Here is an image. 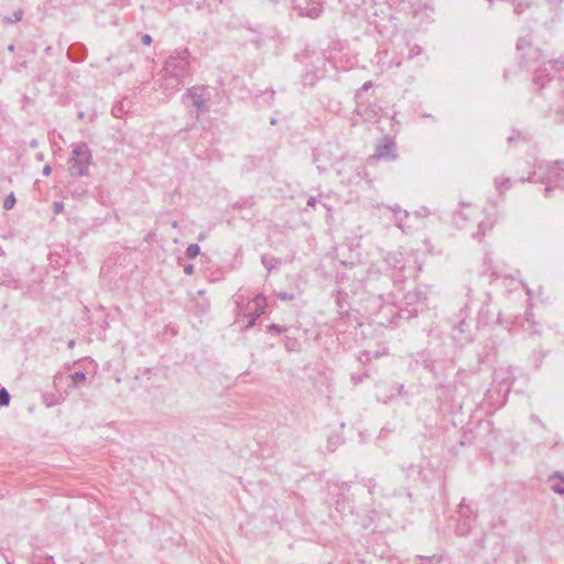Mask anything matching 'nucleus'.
I'll use <instances>...</instances> for the list:
<instances>
[{"label": "nucleus", "mask_w": 564, "mask_h": 564, "mask_svg": "<svg viewBox=\"0 0 564 564\" xmlns=\"http://www.w3.org/2000/svg\"><path fill=\"white\" fill-rule=\"evenodd\" d=\"M517 51L520 56V66L533 70L532 83L538 87L541 93L551 84L553 79L550 77V69L555 68L557 65H564V62L558 59H549L540 63L543 54L538 47H533L531 42L525 37H520L517 42Z\"/></svg>", "instance_id": "f257e3e1"}, {"label": "nucleus", "mask_w": 564, "mask_h": 564, "mask_svg": "<svg viewBox=\"0 0 564 564\" xmlns=\"http://www.w3.org/2000/svg\"><path fill=\"white\" fill-rule=\"evenodd\" d=\"M189 58L191 54L187 48H177L165 59L161 82V87L165 91L178 90L184 80L192 75Z\"/></svg>", "instance_id": "f03ea898"}, {"label": "nucleus", "mask_w": 564, "mask_h": 564, "mask_svg": "<svg viewBox=\"0 0 564 564\" xmlns=\"http://www.w3.org/2000/svg\"><path fill=\"white\" fill-rule=\"evenodd\" d=\"M93 163L91 150L85 142L74 145L72 155L68 159V172L72 176H85L88 174L89 165Z\"/></svg>", "instance_id": "7ed1b4c3"}, {"label": "nucleus", "mask_w": 564, "mask_h": 564, "mask_svg": "<svg viewBox=\"0 0 564 564\" xmlns=\"http://www.w3.org/2000/svg\"><path fill=\"white\" fill-rule=\"evenodd\" d=\"M427 308V295L421 289L408 291L402 299L400 316L410 319Z\"/></svg>", "instance_id": "20e7f679"}, {"label": "nucleus", "mask_w": 564, "mask_h": 564, "mask_svg": "<svg viewBox=\"0 0 564 564\" xmlns=\"http://www.w3.org/2000/svg\"><path fill=\"white\" fill-rule=\"evenodd\" d=\"M541 182L545 184V195L553 188L564 189V167L560 162L546 163L539 167Z\"/></svg>", "instance_id": "39448f33"}, {"label": "nucleus", "mask_w": 564, "mask_h": 564, "mask_svg": "<svg viewBox=\"0 0 564 564\" xmlns=\"http://www.w3.org/2000/svg\"><path fill=\"white\" fill-rule=\"evenodd\" d=\"M212 87L207 85L193 86L187 89L186 94L183 98H188L193 106L196 107V118H199L200 115L209 111V100L212 97Z\"/></svg>", "instance_id": "423d86ee"}, {"label": "nucleus", "mask_w": 564, "mask_h": 564, "mask_svg": "<svg viewBox=\"0 0 564 564\" xmlns=\"http://www.w3.org/2000/svg\"><path fill=\"white\" fill-rule=\"evenodd\" d=\"M466 312L462 310L459 314L449 321L452 324L453 339L460 345L471 343L473 336L470 333V325L466 322Z\"/></svg>", "instance_id": "0eeeda50"}, {"label": "nucleus", "mask_w": 564, "mask_h": 564, "mask_svg": "<svg viewBox=\"0 0 564 564\" xmlns=\"http://www.w3.org/2000/svg\"><path fill=\"white\" fill-rule=\"evenodd\" d=\"M514 377L509 368L495 369L491 386L508 393L513 384Z\"/></svg>", "instance_id": "6e6552de"}, {"label": "nucleus", "mask_w": 564, "mask_h": 564, "mask_svg": "<svg viewBox=\"0 0 564 564\" xmlns=\"http://www.w3.org/2000/svg\"><path fill=\"white\" fill-rule=\"evenodd\" d=\"M397 143L393 139L387 138L384 142L376 148V158L384 161H394L398 159Z\"/></svg>", "instance_id": "1a4fd4ad"}, {"label": "nucleus", "mask_w": 564, "mask_h": 564, "mask_svg": "<svg viewBox=\"0 0 564 564\" xmlns=\"http://www.w3.org/2000/svg\"><path fill=\"white\" fill-rule=\"evenodd\" d=\"M500 323V313L495 312L490 308L489 304H484L477 315V326L484 327L490 325L491 323Z\"/></svg>", "instance_id": "9d476101"}, {"label": "nucleus", "mask_w": 564, "mask_h": 564, "mask_svg": "<svg viewBox=\"0 0 564 564\" xmlns=\"http://www.w3.org/2000/svg\"><path fill=\"white\" fill-rule=\"evenodd\" d=\"M508 393L500 391L499 389L490 386L485 394V401L491 409L501 408L507 401Z\"/></svg>", "instance_id": "9b49d317"}, {"label": "nucleus", "mask_w": 564, "mask_h": 564, "mask_svg": "<svg viewBox=\"0 0 564 564\" xmlns=\"http://www.w3.org/2000/svg\"><path fill=\"white\" fill-rule=\"evenodd\" d=\"M356 100V108L355 111L357 115L364 117L366 120H372L375 119L377 112H376V106H366L360 100V93H356L355 95Z\"/></svg>", "instance_id": "f8f14e48"}, {"label": "nucleus", "mask_w": 564, "mask_h": 564, "mask_svg": "<svg viewBox=\"0 0 564 564\" xmlns=\"http://www.w3.org/2000/svg\"><path fill=\"white\" fill-rule=\"evenodd\" d=\"M87 56V48L82 43H73L67 50V57L74 63H82Z\"/></svg>", "instance_id": "ddd939ff"}, {"label": "nucleus", "mask_w": 564, "mask_h": 564, "mask_svg": "<svg viewBox=\"0 0 564 564\" xmlns=\"http://www.w3.org/2000/svg\"><path fill=\"white\" fill-rule=\"evenodd\" d=\"M395 398V393L391 390V386L387 382H381L377 386V399L387 403Z\"/></svg>", "instance_id": "4468645a"}, {"label": "nucleus", "mask_w": 564, "mask_h": 564, "mask_svg": "<svg viewBox=\"0 0 564 564\" xmlns=\"http://www.w3.org/2000/svg\"><path fill=\"white\" fill-rule=\"evenodd\" d=\"M67 378L70 380L68 388L78 389L87 386V375L85 371H75L68 375Z\"/></svg>", "instance_id": "2eb2a0df"}, {"label": "nucleus", "mask_w": 564, "mask_h": 564, "mask_svg": "<svg viewBox=\"0 0 564 564\" xmlns=\"http://www.w3.org/2000/svg\"><path fill=\"white\" fill-rule=\"evenodd\" d=\"M296 8L300 11V14L303 17H308L315 19L321 13V7L318 3H314L312 7H302L301 0H295Z\"/></svg>", "instance_id": "dca6fc26"}, {"label": "nucleus", "mask_w": 564, "mask_h": 564, "mask_svg": "<svg viewBox=\"0 0 564 564\" xmlns=\"http://www.w3.org/2000/svg\"><path fill=\"white\" fill-rule=\"evenodd\" d=\"M384 261L391 268H402L403 256L399 251H389L384 257Z\"/></svg>", "instance_id": "f3484780"}, {"label": "nucleus", "mask_w": 564, "mask_h": 564, "mask_svg": "<svg viewBox=\"0 0 564 564\" xmlns=\"http://www.w3.org/2000/svg\"><path fill=\"white\" fill-rule=\"evenodd\" d=\"M252 303L254 305L253 313L259 314V316L262 315L264 313V310H265L267 305H268L265 296L262 295V294H257L252 299Z\"/></svg>", "instance_id": "a211bd4d"}, {"label": "nucleus", "mask_w": 564, "mask_h": 564, "mask_svg": "<svg viewBox=\"0 0 564 564\" xmlns=\"http://www.w3.org/2000/svg\"><path fill=\"white\" fill-rule=\"evenodd\" d=\"M391 210L394 215L397 226L399 228H402L403 221L404 219L408 218L409 213L406 210H403L399 205H394L393 207H391Z\"/></svg>", "instance_id": "6ab92c4d"}, {"label": "nucleus", "mask_w": 564, "mask_h": 564, "mask_svg": "<svg viewBox=\"0 0 564 564\" xmlns=\"http://www.w3.org/2000/svg\"><path fill=\"white\" fill-rule=\"evenodd\" d=\"M283 343H284L285 349L290 352L300 351V349H301V343L295 337L285 336L283 339Z\"/></svg>", "instance_id": "aec40b11"}, {"label": "nucleus", "mask_w": 564, "mask_h": 564, "mask_svg": "<svg viewBox=\"0 0 564 564\" xmlns=\"http://www.w3.org/2000/svg\"><path fill=\"white\" fill-rule=\"evenodd\" d=\"M261 262L265 267V269L269 272H271L272 270H274L276 268L278 264L281 263V260L275 257H272V256L263 254L261 257Z\"/></svg>", "instance_id": "412c9836"}, {"label": "nucleus", "mask_w": 564, "mask_h": 564, "mask_svg": "<svg viewBox=\"0 0 564 564\" xmlns=\"http://www.w3.org/2000/svg\"><path fill=\"white\" fill-rule=\"evenodd\" d=\"M495 184L497 189L502 194L511 187V180L509 177H497Z\"/></svg>", "instance_id": "4be33fe9"}, {"label": "nucleus", "mask_w": 564, "mask_h": 564, "mask_svg": "<svg viewBox=\"0 0 564 564\" xmlns=\"http://www.w3.org/2000/svg\"><path fill=\"white\" fill-rule=\"evenodd\" d=\"M200 252V247L197 243H191L185 251V254L188 259L196 258Z\"/></svg>", "instance_id": "5701e85b"}, {"label": "nucleus", "mask_w": 564, "mask_h": 564, "mask_svg": "<svg viewBox=\"0 0 564 564\" xmlns=\"http://www.w3.org/2000/svg\"><path fill=\"white\" fill-rule=\"evenodd\" d=\"M507 140L509 143H512L514 141H521L525 143L530 141V137L523 132H516L512 135H510Z\"/></svg>", "instance_id": "b1692460"}, {"label": "nucleus", "mask_w": 564, "mask_h": 564, "mask_svg": "<svg viewBox=\"0 0 564 564\" xmlns=\"http://www.w3.org/2000/svg\"><path fill=\"white\" fill-rule=\"evenodd\" d=\"M267 330L273 335H280L282 333L288 332V327L278 324H270L267 326Z\"/></svg>", "instance_id": "393cba45"}, {"label": "nucleus", "mask_w": 564, "mask_h": 564, "mask_svg": "<svg viewBox=\"0 0 564 564\" xmlns=\"http://www.w3.org/2000/svg\"><path fill=\"white\" fill-rule=\"evenodd\" d=\"M11 397L9 391L6 388L0 389V406H8L10 403Z\"/></svg>", "instance_id": "a878e982"}, {"label": "nucleus", "mask_w": 564, "mask_h": 564, "mask_svg": "<svg viewBox=\"0 0 564 564\" xmlns=\"http://www.w3.org/2000/svg\"><path fill=\"white\" fill-rule=\"evenodd\" d=\"M362 485L368 489V492L370 495L375 494V490L377 488V481L375 478H365L362 479Z\"/></svg>", "instance_id": "bb28decb"}, {"label": "nucleus", "mask_w": 564, "mask_h": 564, "mask_svg": "<svg viewBox=\"0 0 564 564\" xmlns=\"http://www.w3.org/2000/svg\"><path fill=\"white\" fill-rule=\"evenodd\" d=\"M15 202H17V199H15L14 194H13V193H10V194L6 197V199H4V202H3V208H4L6 210H10V209H12V208L14 207V205H15Z\"/></svg>", "instance_id": "cd10ccee"}, {"label": "nucleus", "mask_w": 564, "mask_h": 564, "mask_svg": "<svg viewBox=\"0 0 564 564\" xmlns=\"http://www.w3.org/2000/svg\"><path fill=\"white\" fill-rule=\"evenodd\" d=\"M391 390L394 391L395 397H398V395L399 397H406V395H409V391L404 388L403 384H395V386L391 384Z\"/></svg>", "instance_id": "c85d7f7f"}, {"label": "nucleus", "mask_w": 564, "mask_h": 564, "mask_svg": "<svg viewBox=\"0 0 564 564\" xmlns=\"http://www.w3.org/2000/svg\"><path fill=\"white\" fill-rule=\"evenodd\" d=\"M254 205L253 197L242 198L240 202L236 203L238 208H250Z\"/></svg>", "instance_id": "c756f323"}, {"label": "nucleus", "mask_w": 564, "mask_h": 564, "mask_svg": "<svg viewBox=\"0 0 564 564\" xmlns=\"http://www.w3.org/2000/svg\"><path fill=\"white\" fill-rule=\"evenodd\" d=\"M422 53V47L417 44H414L409 47L408 58H414L415 56L420 55Z\"/></svg>", "instance_id": "7c9ffc66"}, {"label": "nucleus", "mask_w": 564, "mask_h": 564, "mask_svg": "<svg viewBox=\"0 0 564 564\" xmlns=\"http://www.w3.org/2000/svg\"><path fill=\"white\" fill-rule=\"evenodd\" d=\"M489 229H491V225L487 226L484 223H480L478 225V231L474 234V237L480 238V237L485 236L486 230H489Z\"/></svg>", "instance_id": "2f4dec72"}, {"label": "nucleus", "mask_w": 564, "mask_h": 564, "mask_svg": "<svg viewBox=\"0 0 564 564\" xmlns=\"http://www.w3.org/2000/svg\"><path fill=\"white\" fill-rule=\"evenodd\" d=\"M111 113L116 118H121L123 113V105L119 102L112 107Z\"/></svg>", "instance_id": "473e14b6"}, {"label": "nucleus", "mask_w": 564, "mask_h": 564, "mask_svg": "<svg viewBox=\"0 0 564 564\" xmlns=\"http://www.w3.org/2000/svg\"><path fill=\"white\" fill-rule=\"evenodd\" d=\"M368 377V372H364L362 375H359V373H352L351 375V381L354 382V384H359L364 381L365 378Z\"/></svg>", "instance_id": "72a5a7b5"}, {"label": "nucleus", "mask_w": 564, "mask_h": 564, "mask_svg": "<svg viewBox=\"0 0 564 564\" xmlns=\"http://www.w3.org/2000/svg\"><path fill=\"white\" fill-rule=\"evenodd\" d=\"M259 314H256V313H250V319L248 321L247 325H246V328H251L254 324H256V321L259 318Z\"/></svg>", "instance_id": "f704fd0d"}, {"label": "nucleus", "mask_w": 564, "mask_h": 564, "mask_svg": "<svg viewBox=\"0 0 564 564\" xmlns=\"http://www.w3.org/2000/svg\"><path fill=\"white\" fill-rule=\"evenodd\" d=\"M552 490L558 495H564V480L552 486Z\"/></svg>", "instance_id": "c9c22d12"}, {"label": "nucleus", "mask_w": 564, "mask_h": 564, "mask_svg": "<svg viewBox=\"0 0 564 564\" xmlns=\"http://www.w3.org/2000/svg\"><path fill=\"white\" fill-rule=\"evenodd\" d=\"M64 210V204L63 202H54L53 203V212L55 214H59Z\"/></svg>", "instance_id": "e433bc0d"}, {"label": "nucleus", "mask_w": 564, "mask_h": 564, "mask_svg": "<svg viewBox=\"0 0 564 564\" xmlns=\"http://www.w3.org/2000/svg\"><path fill=\"white\" fill-rule=\"evenodd\" d=\"M533 357L535 359V367L539 368L543 358L545 357V354L542 351H539L538 354H534Z\"/></svg>", "instance_id": "4c0bfd02"}, {"label": "nucleus", "mask_w": 564, "mask_h": 564, "mask_svg": "<svg viewBox=\"0 0 564 564\" xmlns=\"http://www.w3.org/2000/svg\"><path fill=\"white\" fill-rule=\"evenodd\" d=\"M276 296L283 301H291L294 297L293 294H290L288 292H280L276 294Z\"/></svg>", "instance_id": "58836bf2"}, {"label": "nucleus", "mask_w": 564, "mask_h": 564, "mask_svg": "<svg viewBox=\"0 0 564 564\" xmlns=\"http://www.w3.org/2000/svg\"><path fill=\"white\" fill-rule=\"evenodd\" d=\"M317 203H318L317 198H316V197H314V196H311V197L308 198L307 203H306V209H307L308 207H311V208H315V206H316V204H317Z\"/></svg>", "instance_id": "ea45409f"}, {"label": "nucleus", "mask_w": 564, "mask_h": 564, "mask_svg": "<svg viewBox=\"0 0 564 564\" xmlns=\"http://www.w3.org/2000/svg\"><path fill=\"white\" fill-rule=\"evenodd\" d=\"M464 509L469 510V507L465 505L464 500L458 505V512L462 517H466V513L464 512Z\"/></svg>", "instance_id": "a19ab883"}, {"label": "nucleus", "mask_w": 564, "mask_h": 564, "mask_svg": "<svg viewBox=\"0 0 564 564\" xmlns=\"http://www.w3.org/2000/svg\"><path fill=\"white\" fill-rule=\"evenodd\" d=\"M152 36L150 34H143L142 37H141V42L144 44V45H150L152 43Z\"/></svg>", "instance_id": "79ce46f5"}, {"label": "nucleus", "mask_w": 564, "mask_h": 564, "mask_svg": "<svg viewBox=\"0 0 564 564\" xmlns=\"http://www.w3.org/2000/svg\"><path fill=\"white\" fill-rule=\"evenodd\" d=\"M370 87H372V82H366L357 93H360V96L364 91H367Z\"/></svg>", "instance_id": "37998d69"}, {"label": "nucleus", "mask_w": 564, "mask_h": 564, "mask_svg": "<svg viewBox=\"0 0 564 564\" xmlns=\"http://www.w3.org/2000/svg\"><path fill=\"white\" fill-rule=\"evenodd\" d=\"M23 12L22 11H15L13 13V19H10V22H18L22 19Z\"/></svg>", "instance_id": "c03bdc74"}, {"label": "nucleus", "mask_w": 564, "mask_h": 564, "mask_svg": "<svg viewBox=\"0 0 564 564\" xmlns=\"http://www.w3.org/2000/svg\"><path fill=\"white\" fill-rule=\"evenodd\" d=\"M184 272L187 275H192L194 273V265L191 263L184 264Z\"/></svg>", "instance_id": "a18cd8bd"}, {"label": "nucleus", "mask_w": 564, "mask_h": 564, "mask_svg": "<svg viewBox=\"0 0 564 564\" xmlns=\"http://www.w3.org/2000/svg\"><path fill=\"white\" fill-rule=\"evenodd\" d=\"M337 444L338 440L336 442H333L332 438H329L327 444L328 451L334 452L336 449Z\"/></svg>", "instance_id": "49530a36"}, {"label": "nucleus", "mask_w": 564, "mask_h": 564, "mask_svg": "<svg viewBox=\"0 0 564 564\" xmlns=\"http://www.w3.org/2000/svg\"><path fill=\"white\" fill-rule=\"evenodd\" d=\"M337 305H338L339 312L343 314V313H344L345 305H344V300H341L340 294H339V295H338V297H337Z\"/></svg>", "instance_id": "de8ad7c7"}, {"label": "nucleus", "mask_w": 564, "mask_h": 564, "mask_svg": "<svg viewBox=\"0 0 564 564\" xmlns=\"http://www.w3.org/2000/svg\"><path fill=\"white\" fill-rule=\"evenodd\" d=\"M52 172V167L51 165L46 164L44 167H43V171H42V174L45 175V176H48Z\"/></svg>", "instance_id": "09e8293b"}, {"label": "nucleus", "mask_w": 564, "mask_h": 564, "mask_svg": "<svg viewBox=\"0 0 564 564\" xmlns=\"http://www.w3.org/2000/svg\"><path fill=\"white\" fill-rule=\"evenodd\" d=\"M434 556H421V560L424 561L422 564H432V560Z\"/></svg>", "instance_id": "8fccbe9b"}, {"label": "nucleus", "mask_w": 564, "mask_h": 564, "mask_svg": "<svg viewBox=\"0 0 564 564\" xmlns=\"http://www.w3.org/2000/svg\"><path fill=\"white\" fill-rule=\"evenodd\" d=\"M63 380V375L58 373L54 377V384L55 386H58L59 384V381Z\"/></svg>", "instance_id": "3c124183"}, {"label": "nucleus", "mask_w": 564, "mask_h": 564, "mask_svg": "<svg viewBox=\"0 0 564 564\" xmlns=\"http://www.w3.org/2000/svg\"><path fill=\"white\" fill-rule=\"evenodd\" d=\"M274 95H275V91L271 89V90L269 91L268 104H271V101H272V100H273V98H274Z\"/></svg>", "instance_id": "603ef678"}, {"label": "nucleus", "mask_w": 564, "mask_h": 564, "mask_svg": "<svg viewBox=\"0 0 564 564\" xmlns=\"http://www.w3.org/2000/svg\"><path fill=\"white\" fill-rule=\"evenodd\" d=\"M378 514H379V513H378L375 509H372V510L370 511V519L373 521V520L378 517Z\"/></svg>", "instance_id": "864d4df0"}, {"label": "nucleus", "mask_w": 564, "mask_h": 564, "mask_svg": "<svg viewBox=\"0 0 564 564\" xmlns=\"http://www.w3.org/2000/svg\"><path fill=\"white\" fill-rule=\"evenodd\" d=\"M44 402H45V404H46L47 406H52V405H54V404H55V402H54V401H47V397H46V395H44Z\"/></svg>", "instance_id": "5fc2aeb1"}, {"label": "nucleus", "mask_w": 564, "mask_h": 564, "mask_svg": "<svg viewBox=\"0 0 564 564\" xmlns=\"http://www.w3.org/2000/svg\"><path fill=\"white\" fill-rule=\"evenodd\" d=\"M466 371L460 370L457 372V378H463L465 376Z\"/></svg>", "instance_id": "6e6d98bb"}, {"label": "nucleus", "mask_w": 564, "mask_h": 564, "mask_svg": "<svg viewBox=\"0 0 564 564\" xmlns=\"http://www.w3.org/2000/svg\"><path fill=\"white\" fill-rule=\"evenodd\" d=\"M8 51H9V52H13V51H14V45H13V44H10V45L8 46Z\"/></svg>", "instance_id": "4d7b16f0"}, {"label": "nucleus", "mask_w": 564, "mask_h": 564, "mask_svg": "<svg viewBox=\"0 0 564 564\" xmlns=\"http://www.w3.org/2000/svg\"><path fill=\"white\" fill-rule=\"evenodd\" d=\"M270 124H272V126L276 124V119L275 118H271L270 119Z\"/></svg>", "instance_id": "13d9d810"}, {"label": "nucleus", "mask_w": 564, "mask_h": 564, "mask_svg": "<svg viewBox=\"0 0 564 564\" xmlns=\"http://www.w3.org/2000/svg\"><path fill=\"white\" fill-rule=\"evenodd\" d=\"M74 345H75V341H74L73 339H72V340H69V343H68V347H69V348H72V347H74Z\"/></svg>", "instance_id": "bf43d9fd"}, {"label": "nucleus", "mask_w": 564, "mask_h": 564, "mask_svg": "<svg viewBox=\"0 0 564 564\" xmlns=\"http://www.w3.org/2000/svg\"><path fill=\"white\" fill-rule=\"evenodd\" d=\"M21 67H26V62L23 61L21 64H20Z\"/></svg>", "instance_id": "052dcab7"}, {"label": "nucleus", "mask_w": 564, "mask_h": 564, "mask_svg": "<svg viewBox=\"0 0 564 564\" xmlns=\"http://www.w3.org/2000/svg\"><path fill=\"white\" fill-rule=\"evenodd\" d=\"M323 207H325L328 212H330V207H328L326 204H322Z\"/></svg>", "instance_id": "680f3d73"}, {"label": "nucleus", "mask_w": 564, "mask_h": 564, "mask_svg": "<svg viewBox=\"0 0 564 564\" xmlns=\"http://www.w3.org/2000/svg\"><path fill=\"white\" fill-rule=\"evenodd\" d=\"M172 226H173L174 228H176V227H177V221H173Z\"/></svg>", "instance_id": "e2e57ef3"}, {"label": "nucleus", "mask_w": 564, "mask_h": 564, "mask_svg": "<svg viewBox=\"0 0 564 564\" xmlns=\"http://www.w3.org/2000/svg\"><path fill=\"white\" fill-rule=\"evenodd\" d=\"M464 512L466 513V517L468 516V512H470V509L467 510V509H464Z\"/></svg>", "instance_id": "0e129e2a"}, {"label": "nucleus", "mask_w": 564, "mask_h": 564, "mask_svg": "<svg viewBox=\"0 0 564 564\" xmlns=\"http://www.w3.org/2000/svg\"><path fill=\"white\" fill-rule=\"evenodd\" d=\"M37 159L42 160L43 159V154H37Z\"/></svg>", "instance_id": "69168bd1"}, {"label": "nucleus", "mask_w": 564, "mask_h": 564, "mask_svg": "<svg viewBox=\"0 0 564 564\" xmlns=\"http://www.w3.org/2000/svg\"><path fill=\"white\" fill-rule=\"evenodd\" d=\"M400 65H401V62H400V61H398V62L395 63V66H397V67H399Z\"/></svg>", "instance_id": "338daca9"}, {"label": "nucleus", "mask_w": 564, "mask_h": 564, "mask_svg": "<svg viewBox=\"0 0 564 564\" xmlns=\"http://www.w3.org/2000/svg\"><path fill=\"white\" fill-rule=\"evenodd\" d=\"M408 497L412 499V492H408Z\"/></svg>", "instance_id": "774afa93"}]
</instances>
